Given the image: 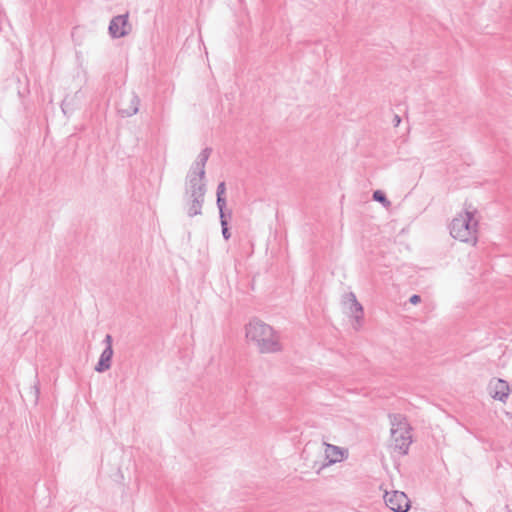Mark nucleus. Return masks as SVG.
<instances>
[{
  "mask_svg": "<svg viewBox=\"0 0 512 512\" xmlns=\"http://www.w3.org/2000/svg\"><path fill=\"white\" fill-rule=\"evenodd\" d=\"M246 338L252 342L260 353H277L282 350L279 334L272 326L253 319L246 326Z\"/></svg>",
  "mask_w": 512,
  "mask_h": 512,
  "instance_id": "obj_1",
  "label": "nucleus"
},
{
  "mask_svg": "<svg viewBox=\"0 0 512 512\" xmlns=\"http://www.w3.org/2000/svg\"><path fill=\"white\" fill-rule=\"evenodd\" d=\"M476 210L465 209L458 214L450 224V234L462 242L476 244L478 220L475 219Z\"/></svg>",
  "mask_w": 512,
  "mask_h": 512,
  "instance_id": "obj_2",
  "label": "nucleus"
},
{
  "mask_svg": "<svg viewBox=\"0 0 512 512\" xmlns=\"http://www.w3.org/2000/svg\"><path fill=\"white\" fill-rule=\"evenodd\" d=\"M391 425V441L395 451L401 455L408 453L412 443L411 426L405 415L400 413H391L388 415Z\"/></svg>",
  "mask_w": 512,
  "mask_h": 512,
  "instance_id": "obj_3",
  "label": "nucleus"
},
{
  "mask_svg": "<svg viewBox=\"0 0 512 512\" xmlns=\"http://www.w3.org/2000/svg\"><path fill=\"white\" fill-rule=\"evenodd\" d=\"M384 500L386 506L394 512H407L410 508L408 497L401 491L386 492Z\"/></svg>",
  "mask_w": 512,
  "mask_h": 512,
  "instance_id": "obj_4",
  "label": "nucleus"
},
{
  "mask_svg": "<svg viewBox=\"0 0 512 512\" xmlns=\"http://www.w3.org/2000/svg\"><path fill=\"white\" fill-rule=\"evenodd\" d=\"M205 177H200V174L195 170H189L186 176V195L187 196H205L206 184Z\"/></svg>",
  "mask_w": 512,
  "mask_h": 512,
  "instance_id": "obj_5",
  "label": "nucleus"
},
{
  "mask_svg": "<svg viewBox=\"0 0 512 512\" xmlns=\"http://www.w3.org/2000/svg\"><path fill=\"white\" fill-rule=\"evenodd\" d=\"M129 14L114 16L108 27L109 34L112 38H122L131 32V25L128 21Z\"/></svg>",
  "mask_w": 512,
  "mask_h": 512,
  "instance_id": "obj_6",
  "label": "nucleus"
},
{
  "mask_svg": "<svg viewBox=\"0 0 512 512\" xmlns=\"http://www.w3.org/2000/svg\"><path fill=\"white\" fill-rule=\"evenodd\" d=\"M113 338L110 334H107L103 340L105 344V348L102 351L98 363L95 366V370L97 372H105L111 367V360L113 357V348H112Z\"/></svg>",
  "mask_w": 512,
  "mask_h": 512,
  "instance_id": "obj_7",
  "label": "nucleus"
},
{
  "mask_svg": "<svg viewBox=\"0 0 512 512\" xmlns=\"http://www.w3.org/2000/svg\"><path fill=\"white\" fill-rule=\"evenodd\" d=\"M490 394L495 400L503 403L506 402L509 396V384L503 379H494L489 384Z\"/></svg>",
  "mask_w": 512,
  "mask_h": 512,
  "instance_id": "obj_8",
  "label": "nucleus"
},
{
  "mask_svg": "<svg viewBox=\"0 0 512 512\" xmlns=\"http://www.w3.org/2000/svg\"><path fill=\"white\" fill-rule=\"evenodd\" d=\"M140 99L139 97L132 92L127 96L126 99H122L120 102L119 113L123 117H130L135 115L139 110Z\"/></svg>",
  "mask_w": 512,
  "mask_h": 512,
  "instance_id": "obj_9",
  "label": "nucleus"
},
{
  "mask_svg": "<svg viewBox=\"0 0 512 512\" xmlns=\"http://www.w3.org/2000/svg\"><path fill=\"white\" fill-rule=\"evenodd\" d=\"M344 304L348 306L350 314L354 317L358 326L361 325L363 319V307L358 302L355 294L350 292L344 296Z\"/></svg>",
  "mask_w": 512,
  "mask_h": 512,
  "instance_id": "obj_10",
  "label": "nucleus"
},
{
  "mask_svg": "<svg viewBox=\"0 0 512 512\" xmlns=\"http://www.w3.org/2000/svg\"><path fill=\"white\" fill-rule=\"evenodd\" d=\"M211 152L212 149L209 147L203 149L198 155L196 161L192 164L190 170H195L197 171L198 174H200V177H205V166L210 157Z\"/></svg>",
  "mask_w": 512,
  "mask_h": 512,
  "instance_id": "obj_11",
  "label": "nucleus"
},
{
  "mask_svg": "<svg viewBox=\"0 0 512 512\" xmlns=\"http://www.w3.org/2000/svg\"><path fill=\"white\" fill-rule=\"evenodd\" d=\"M325 445V456L328 460V464H334L341 462L344 458L343 451L335 445L324 443Z\"/></svg>",
  "mask_w": 512,
  "mask_h": 512,
  "instance_id": "obj_12",
  "label": "nucleus"
},
{
  "mask_svg": "<svg viewBox=\"0 0 512 512\" xmlns=\"http://www.w3.org/2000/svg\"><path fill=\"white\" fill-rule=\"evenodd\" d=\"M188 208H187V214L189 217H194L197 215L202 214V206L204 203V197H197V196H188Z\"/></svg>",
  "mask_w": 512,
  "mask_h": 512,
  "instance_id": "obj_13",
  "label": "nucleus"
},
{
  "mask_svg": "<svg viewBox=\"0 0 512 512\" xmlns=\"http://www.w3.org/2000/svg\"><path fill=\"white\" fill-rule=\"evenodd\" d=\"M232 216V212L231 211H228L226 212L225 210L223 211H219V218H220V224H221V228H222V235H223V238L225 240H229L230 237H231V233L229 231V228H228V220H227V217H231Z\"/></svg>",
  "mask_w": 512,
  "mask_h": 512,
  "instance_id": "obj_14",
  "label": "nucleus"
},
{
  "mask_svg": "<svg viewBox=\"0 0 512 512\" xmlns=\"http://www.w3.org/2000/svg\"><path fill=\"white\" fill-rule=\"evenodd\" d=\"M225 190H226L225 182H220L217 186V193H216L217 194L216 204H217L219 211L225 210V207H226V199L224 197Z\"/></svg>",
  "mask_w": 512,
  "mask_h": 512,
  "instance_id": "obj_15",
  "label": "nucleus"
},
{
  "mask_svg": "<svg viewBox=\"0 0 512 512\" xmlns=\"http://www.w3.org/2000/svg\"><path fill=\"white\" fill-rule=\"evenodd\" d=\"M372 198L374 201L381 203L384 207H389L391 202L387 199L385 193L381 190L373 192Z\"/></svg>",
  "mask_w": 512,
  "mask_h": 512,
  "instance_id": "obj_16",
  "label": "nucleus"
},
{
  "mask_svg": "<svg viewBox=\"0 0 512 512\" xmlns=\"http://www.w3.org/2000/svg\"><path fill=\"white\" fill-rule=\"evenodd\" d=\"M31 394H33L34 396V402L36 403L38 401V396H39V388L37 385H34L33 387H31Z\"/></svg>",
  "mask_w": 512,
  "mask_h": 512,
  "instance_id": "obj_17",
  "label": "nucleus"
},
{
  "mask_svg": "<svg viewBox=\"0 0 512 512\" xmlns=\"http://www.w3.org/2000/svg\"><path fill=\"white\" fill-rule=\"evenodd\" d=\"M420 301H421V297H420L419 295H417V294L412 295V296L410 297V299H409V302H410L411 304H414V305H415V304H418Z\"/></svg>",
  "mask_w": 512,
  "mask_h": 512,
  "instance_id": "obj_18",
  "label": "nucleus"
},
{
  "mask_svg": "<svg viewBox=\"0 0 512 512\" xmlns=\"http://www.w3.org/2000/svg\"><path fill=\"white\" fill-rule=\"evenodd\" d=\"M400 123H401V117L399 115L395 114L393 117V120H392L393 126L398 127Z\"/></svg>",
  "mask_w": 512,
  "mask_h": 512,
  "instance_id": "obj_19",
  "label": "nucleus"
},
{
  "mask_svg": "<svg viewBox=\"0 0 512 512\" xmlns=\"http://www.w3.org/2000/svg\"><path fill=\"white\" fill-rule=\"evenodd\" d=\"M63 105H64V102H61V103H60V107H61V109L64 111V107H63Z\"/></svg>",
  "mask_w": 512,
  "mask_h": 512,
  "instance_id": "obj_20",
  "label": "nucleus"
}]
</instances>
